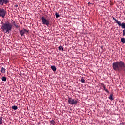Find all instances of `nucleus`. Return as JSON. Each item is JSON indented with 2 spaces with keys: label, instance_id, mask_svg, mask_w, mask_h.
Returning <instances> with one entry per match:
<instances>
[{
  "label": "nucleus",
  "instance_id": "8",
  "mask_svg": "<svg viewBox=\"0 0 125 125\" xmlns=\"http://www.w3.org/2000/svg\"><path fill=\"white\" fill-rule=\"evenodd\" d=\"M113 20H114L115 21H116L117 24H118V25H119V26H121V24L122 23H121V21H118V20H116V18H115V17H113Z\"/></svg>",
  "mask_w": 125,
  "mask_h": 125
},
{
  "label": "nucleus",
  "instance_id": "23",
  "mask_svg": "<svg viewBox=\"0 0 125 125\" xmlns=\"http://www.w3.org/2000/svg\"><path fill=\"white\" fill-rule=\"evenodd\" d=\"M123 36H125V29L123 30Z\"/></svg>",
  "mask_w": 125,
  "mask_h": 125
},
{
  "label": "nucleus",
  "instance_id": "16",
  "mask_svg": "<svg viewBox=\"0 0 125 125\" xmlns=\"http://www.w3.org/2000/svg\"><path fill=\"white\" fill-rule=\"evenodd\" d=\"M121 26L122 29H125V23H121Z\"/></svg>",
  "mask_w": 125,
  "mask_h": 125
},
{
  "label": "nucleus",
  "instance_id": "1",
  "mask_svg": "<svg viewBox=\"0 0 125 125\" xmlns=\"http://www.w3.org/2000/svg\"><path fill=\"white\" fill-rule=\"evenodd\" d=\"M112 67L114 71H125V64L124 62L120 61L114 62L112 63Z\"/></svg>",
  "mask_w": 125,
  "mask_h": 125
},
{
  "label": "nucleus",
  "instance_id": "5",
  "mask_svg": "<svg viewBox=\"0 0 125 125\" xmlns=\"http://www.w3.org/2000/svg\"><path fill=\"white\" fill-rule=\"evenodd\" d=\"M6 15V11L3 8H0V16L2 18H4Z\"/></svg>",
  "mask_w": 125,
  "mask_h": 125
},
{
  "label": "nucleus",
  "instance_id": "24",
  "mask_svg": "<svg viewBox=\"0 0 125 125\" xmlns=\"http://www.w3.org/2000/svg\"><path fill=\"white\" fill-rule=\"evenodd\" d=\"M104 90H105V91H106V92H107V93H109V91H108V89H106Z\"/></svg>",
  "mask_w": 125,
  "mask_h": 125
},
{
  "label": "nucleus",
  "instance_id": "19",
  "mask_svg": "<svg viewBox=\"0 0 125 125\" xmlns=\"http://www.w3.org/2000/svg\"><path fill=\"white\" fill-rule=\"evenodd\" d=\"M55 15H56V18H58V17H60V16L59 15V14H58L57 12H56Z\"/></svg>",
  "mask_w": 125,
  "mask_h": 125
},
{
  "label": "nucleus",
  "instance_id": "9",
  "mask_svg": "<svg viewBox=\"0 0 125 125\" xmlns=\"http://www.w3.org/2000/svg\"><path fill=\"white\" fill-rule=\"evenodd\" d=\"M51 69H52L53 72H55L56 71V67L55 66L52 65L51 66Z\"/></svg>",
  "mask_w": 125,
  "mask_h": 125
},
{
  "label": "nucleus",
  "instance_id": "17",
  "mask_svg": "<svg viewBox=\"0 0 125 125\" xmlns=\"http://www.w3.org/2000/svg\"><path fill=\"white\" fill-rule=\"evenodd\" d=\"M3 123L2 117H0V125H2Z\"/></svg>",
  "mask_w": 125,
  "mask_h": 125
},
{
  "label": "nucleus",
  "instance_id": "22",
  "mask_svg": "<svg viewBox=\"0 0 125 125\" xmlns=\"http://www.w3.org/2000/svg\"><path fill=\"white\" fill-rule=\"evenodd\" d=\"M50 123L52 124V125H54L55 122H54V121L53 120H52V121H51L50 122Z\"/></svg>",
  "mask_w": 125,
  "mask_h": 125
},
{
  "label": "nucleus",
  "instance_id": "18",
  "mask_svg": "<svg viewBox=\"0 0 125 125\" xmlns=\"http://www.w3.org/2000/svg\"><path fill=\"white\" fill-rule=\"evenodd\" d=\"M1 79L3 82H6V77H2Z\"/></svg>",
  "mask_w": 125,
  "mask_h": 125
},
{
  "label": "nucleus",
  "instance_id": "14",
  "mask_svg": "<svg viewBox=\"0 0 125 125\" xmlns=\"http://www.w3.org/2000/svg\"><path fill=\"white\" fill-rule=\"evenodd\" d=\"M12 109L13 110H17V109H18V107H17V106L14 105V106H12Z\"/></svg>",
  "mask_w": 125,
  "mask_h": 125
},
{
  "label": "nucleus",
  "instance_id": "11",
  "mask_svg": "<svg viewBox=\"0 0 125 125\" xmlns=\"http://www.w3.org/2000/svg\"><path fill=\"white\" fill-rule=\"evenodd\" d=\"M108 98L110 99V100H114V98H113V94H110Z\"/></svg>",
  "mask_w": 125,
  "mask_h": 125
},
{
  "label": "nucleus",
  "instance_id": "26",
  "mask_svg": "<svg viewBox=\"0 0 125 125\" xmlns=\"http://www.w3.org/2000/svg\"><path fill=\"white\" fill-rule=\"evenodd\" d=\"M13 25H14V26H16V23H15V21L13 22Z\"/></svg>",
  "mask_w": 125,
  "mask_h": 125
},
{
  "label": "nucleus",
  "instance_id": "21",
  "mask_svg": "<svg viewBox=\"0 0 125 125\" xmlns=\"http://www.w3.org/2000/svg\"><path fill=\"white\" fill-rule=\"evenodd\" d=\"M15 27H16V28H20V25L16 24V26H15Z\"/></svg>",
  "mask_w": 125,
  "mask_h": 125
},
{
  "label": "nucleus",
  "instance_id": "6",
  "mask_svg": "<svg viewBox=\"0 0 125 125\" xmlns=\"http://www.w3.org/2000/svg\"><path fill=\"white\" fill-rule=\"evenodd\" d=\"M19 32L21 36H24V34H26V35H28V34H29V30L25 28H23L21 30L19 29Z\"/></svg>",
  "mask_w": 125,
  "mask_h": 125
},
{
  "label": "nucleus",
  "instance_id": "13",
  "mask_svg": "<svg viewBox=\"0 0 125 125\" xmlns=\"http://www.w3.org/2000/svg\"><path fill=\"white\" fill-rule=\"evenodd\" d=\"M121 42H122V43H125V38H122L121 39Z\"/></svg>",
  "mask_w": 125,
  "mask_h": 125
},
{
  "label": "nucleus",
  "instance_id": "12",
  "mask_svg": "<svg viewBox=\"0 0 125 125\" xmlns=\"http://www.w3.org/2000/svg\"><path fill=\"white\" fill-rule=\"evenodd\" d=\"M1 73H2V74H4V73H5V68L2 67L1 69Z\"/></svg>",
  "mask_w": 125,
  "mask_h": 125
},
{
  "label": "nucleus",
  "instance_id": "3",
  "mask_svg": "<svg viewBox=\"0 0 125 125\" xmlns=\"http://www.w3.org/2000/svg\"><path fill=\"white\" fill-rule=\"evenodd\" d=\"M40 19L42 21V24H43V25H46L47 27L49 26V21L45 19L44 17L42 16Z\"/></svg>",
  "mask_w": 125,
  "mask_h": 125
},
{
  "label": "nucleus",
  "instance_id": "10",
  "mask_svg": "<svg viewBox=\"0 0 125 125\" xmlns=\"http://www.w3.org/2000/svg\"><path fill=\"white\" fill-rule=\"evenodd\" d=\"M80 82L83 83H85V80H84V78H83V77H82L80 79Z\"/></svg>",
  "mask_w": 125,
  "mask_h": 125
},
{
  "label": "nucleus",
  "instance_id": "25",
  "mask_svg": "<svg viewBox=\"0 0 125 125\" xmlns=\"http://www.w3.org/2000/svg\"><path fill=\"white\" fill-rule=\"evenodd\" d=\"M15 7H16V8L18 7V5H17V4L15 5Z\"/></svg>",
  "mask_w": 125,
  "mask_h": 125
},
{
  "label": "nucleus",
  "instance_id": "2",
  "mask_svg": "<svg viewBox=\"0 0 125 125\" xmlns=\"http://www.w3.org/2000/svg\"><path fill=\"white\" fill-rule=\"evenodd\" d=\"M1 29L2 31L4 33H9L11 30H12V27L13 26L12 24L9 22H1Z\"/></svg>",
  "mask_w": 125,
  "mask_h": 125
},
{
  "label": "nucleus",
  "instance_id": "7",
  "mask_svg": "<svg viewBox=\"0 0 125 125\" xmlns=\"http://www.w3.org/2000/svg\"><path fill=\"white\" fill-rule=\"evenodd\" d=\"M8 3H9V0H0V5H3Z\"/></svg>",
  "mask_w": 125,
  "mask_h": 125
},
{
  "label": "nucleus",
  "instance_id": "4",
  "mask_svg": "<svg viewBox=\"0 0 125 125\" xmlns=\"http://www.w3.org/2000/svg\"><path fill=\"white\" fill-rule=\"evenodd\" d=\"M77 100L75 99H72L70 97L68 99V103L70 104V105H77Z\"/></svg>",
  "mask_w": 125,
  "mask_h": 125
},
{
  "label": "nucleus",
  "instance_id": "15",
  "mask_svg": "<svg viewBox=\"0 0 125 125\" xmlns=\"http://www.w3.org/2000/svg\"><path fill=\"white\" fill-rule=\"evenodd\" d=\"M59 48V50H62V51H64V48H63V47L60 46H59L58 47Z\"/></svg>",
  "mask_w": 125,
  "mask_h": 125
},
{
  "label": "nucleus",
  "instance_id": "20",
  "mask_svg": "<svg viewBox=\"0 0 125 125\" xmlns=\"http://www.w3.org/2000/svg\"><path fill=\"white\" fill-rule=\"evenodd\" d=\"M103 88H104V90H105L107 89V88H106V87L105 86V85H103Z\"/></svg>",
  "mask_w": 125,
  "mask_h": 125
}]
</instances>
